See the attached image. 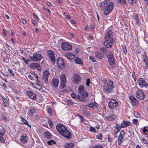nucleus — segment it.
I'll list each match as a JSON object with an SVG mask.
<instances>
[{
	"instance_id": "nucleus-11",
	"label": "nucleus",
	"mask_w": 148,
	"mask_h": 148,
	"mask_svg": "<svg viewBox=\"0 0 148 148\" xmlns=\"http://www.w3.org/2000/svg\"><path fill=\"white\" fill-rule=\"evenodd\" d=\"M81 79L82 78L79 74H75L72 80L74 83L77 84L80 82Z\"/></svg>"
},
{
	"instance_id": "nucleus-15",
	"label": "nucleus",
	"mask_w": 148,
	"mask_h": 148,
	"mask_svg": "<svg viewBox=\"0 0 148 148\" xmlns=\"http://www.w3.org/2000/svg\"><path fill=\"white\" fill-rule=\"evenodd\" d=\"M49 73L47 70L44 71L43 72L42 79L45 81L46 83L48 82V78L49 75Z\"/></svg>"
},
{
	"instance_id": "nucleus-27",
	"label": "nucleus",
	"mask_w": 148,
	"mask_h": 148,
	"mask_svg": "<svg viewBox=\"0 0 148 148\" xmlns=\"http://www.w3.org/2000/svg\"><path fill=\"white\" fill-rule=\"evenodd\" d=\"M130 98L133 104L135 105L136 103L137 102V100L133 96H130Z\"/></svg>"
},
{
	"instance_id": "nucleus-9",
	"label": "nucleus",
	"mask_w": 148,
	"mask_h": 148,
	"mask_svg": "<svg viewBox=\"0 0 148 148\" xmlns=\"http://www.w3.org/2000/svg\"><path fill=\"white\" fill-rule=\"evenodd\" d=\"M138 84L141 88H147L148 86L147 83L145 81V80L143 78H140L138 79Z\"/></svg>"
},
{
	"instance_id": "nucleus-13",
	"label": "nucleus",
	"mask_w": 148,
	"mask_h": 148,
	"mask_svg": "<svg viewBox=\"0 0 148 148\" xmlns=\"http://www.w3.org/2000/svg\"><path fill=\"white\" fill-rule=\"evenodd\" d=\"M57 64L59 68L60 69L62 70L65 66L64 61L60 58L59 57L57 59Z\"/></svg>"
},
{
	"instance_id": "nucleus-40",
	"label": "nucleus",
	"mask_w": 148,
	"mask_h": 148,
	"mask_svg": "<svg viewBox=\"0 0 148 148\" xmlns=\"http://www.w3.org/2000/svg\"><path fill=\"white\" fill-rule=\"evenodd\" d=\"M5 133V131L4 129L2 128L0 129V135H3Z\"/></svg>"
},
{
	"instance_id": "nucleus-10",
	"label": "nucleus",
	"mask_w": 148,
	"mask_h": 148,
	"mask_svg": "<svg viewBox=\"0 0 148 148\" xmlns=\"http://www.w3.org/2000/svg\"><path fill=\"white\" fill-rule=\"evenodd\" d=\"M42 56L39 53L34 54L32 56H30V58L32 60L37 62L42 58Z\"/></svg>"
},
{
	"instance_id": "nucleus-23",
	"label": "nucleus",
	"mask_w": 148,
	"mask_h": 148,
	"mask_svg": "<svg viewBox=\"0 0 148 148\" xmlns=\"http://www.w3.org/2000/svg\"><path fill=\"white\" fill-rule=\"evenodd\" d=\"M74 145V143L73 142L67 143L64 145L65 148H73Z\"/></svg>"
},
{
	"instance_id": "nucleus-58",
	"label": "nucleus",
	"mask_w": 148,
	"mask_h": 148,
	"mask_svg": "<svg viewBox=\"0 0 148 148\" xmlns=\"http://www.w3.org/2000/svg\"><path fill=\"white\" fill-rule=\"evenodd\" d=\"M146 128H147V126L144 127L143 129V132L144 133H145V132H148V131L147 130V129H146Z\"/></svg>"
},
{
	"instance_id": "nucleus-20",
	"label": "nucleus",
	"mask_w": 148,
	"mask_h": 148,
	"mask_svg": "<svg viewBox=\"0 0 148 148\" xmlns=\"http://www.w3.org/2000/svg\"><path fill=\"white\" fill-rule=\"evenodd\" d=\"M65 56L69 59H73L75 57V56L73 53L71 52H66Z\"/></svg>"
},
{
	"instance_id": "nucleus-63",
	"label": "nucleus",
	"mask_w": 148,
	"mask_h": 148,
	"mask_svg": "<svg viewBox=\"0 0 148 148\" xmlns=\"http://www.w3.org/2000/svg\"><path fill=\"white\" fill-rule=\"evenodd\" d=\"M32 22L34 25H35V26H36L37 25V24L36 23V21H35L34 20H32Z\"/></svg>"
},
{
	"instance_id": "nucleus-6",
	"label": "nucleus",
	"mask_w": 148,
	"mask_h": 148,
	"mask_svg": "<svg viewBox=\"0 0 148 148\" xmlns=\"http://www.w3.org/2000/svg\"><path fill=\"white\" fill-rule=\"evenodd\" d=\"M108 62L110 65H113L115 63V60L114 58L112 52H110L107 55Z\"/></svg>"
},
{
	"instance_id": "nucleus-43",
	"label": "nucleus",
	"mask_w": 148,
	"mask_h": 148,
	"mask_svg": "<svg viewBox=\"0 0 148 148\" xmlns=\"http://www.w3.org/2000/svg\"><path fill=\"white\" fill-rule=\"evenodd\" d=\"M51 83L52 85L54 86H56V79L55 78H53V79L51 81Z\"/></svg>"
},
{
	"instance_id": "nucleus-14",
	"label": "nucleus",
	"mask_w": 148,
	"mask_h": 148,
	"mask_svg": "<svg viewBox=\"0 0 148 148\" xmlns=\"http://www.w3.org/2000/svg\"><path fill=\"white\" fill-rule=\"evenodd\" d=\"M136 96L137 98L141 100L144 99L145 97L144 93L140 90L137 91Z\"/></svg>"
},
{
	"instance_id": "nucleus-59",
	"label": "nucleus",
	"mask_w": 148,
	"mask_h": 148,
	"mask_svg": "<svg viewBox=\"0 0 148 148\" xmlns=\"http://www.w3.org/2000/svg\"><path fill=\"white\" fill-rule=\"evenodd\" d=\"M92 148H103V146L100 145H97L93 147Z\"/></svg>"
},
{
	"instance_id": "nucleus-60",
	"label": "nucleus",
	"mask_w": 148,
	"mask_h": 148,
	"mask_svg": "<svg viewBox=\"0 0 148 148\" xmlns=\"http://www.w3.org/2000/svg\"><path fill=\"white\" fill-rule=\"evenodd\" d=\"M138 121V120L137 119H134L133 120V122L135 124H136Z\"/></svg>"
},
{
	"instance_id": "nucleus-46",
	"label": "nucleus",
	"mask_w": 148,
	"mask_h": 148,
	"mask_svg": "<svg viewBox=\"0 0 148 148\" xmlns=\"http://www.w3.org/2000/svg\"><path fill=\"white\" fill-rule=\"evenodd\" d=\"M48 121L49 123L50 127H52L53 125V123L51 120L50 119H49L48 120Z\"/></svg>"
},
{
	"instance_id": "nucleus-48",
	"label": "nucleus",
	"mask_w": 148,
	"mask_h": 148,
	"mask_svg": "<svg viewBox=\"0 0 148 148\" xmlns=\"http://www.w3.org/2000/svg\"><path fill=\"white\" fill-rule=\"evenodd\" d=\"M96 137L99 139H101L102 138V134H99L97 135Z\"/></svg>"
},
{
	"instance_id": "nucleus-32",
	"label": "nucleus",
	"mask_w": 148,
	"mask_h": 148,
	"mask_svg": "<svg viewBox=\"0 0 148 148\" xmlns=\"http://www.w3.org/2000/svg\"><path fill=\"white\" fill-rule=\"evenodd\" d=\"M66 82H60V87L62 89H63L64 88L65 86Z\"/></svg>"
},
{
	"instance_id": "nucleus-8",
	"label": "nucleus",
	"mask_w": 148,
	"mask_h": 148,
	"mask_svg": "<svg viewBox=\"0 0 148 148\" xmlns=\"http://www.w3.org/2000/svg\"><path fill=\"white\" fill-rule=\"evenodd\" d=\"M61 46L62 49L64 50H69L72 48L71 45L68 42H63Z\"/></svg>"
},
{
	"instance_id": "nucleus-56",
	"label": "nucleus",
	"mask_w": 148,
	"mask_h": 148,
	"mask_svg": "<svg viewBox=\"0 0 148 148\" xmlns=\"http://www.w3.org/2000/svg\"><path fill=\"white\" fill-rule=\"evenodd\" d=\"M87 106L90 108H94V105L92 102H90V103Z\"/></svg>"
},
{
	"instance_id": "nucleus-51",
	"label": "nucleus",
	"mask_w": 148,
	"mask_h": 148,
	"mask_svg": "<svg viewBox=\"0 0 148 148\" xmlns=\"http://www.w3.org/2000/svg\"><path fill=\"white\" fill-rule=\"evenodd\" d=\"M77 116L80 117L81 121L83 122L84 119L83 116H80L79 114H78Z\"/></svg>"
},
{
	"instance_id": "nucleus-37",
	"label": "nucleus",
	"mask_w": 148,
	"mask_h": 148,
	"mask_svg": "<svg viewBox=\"0 0 148 148\" xmlns=\"http://www.w3.org/2000/svg\"><path fill=\"white\" fill-rule=\"evenodd\" d=\"M99 50L102 52L105 53H106L107 51V50L104 47H101L99 49Z\"/></svg>"
},
{
	"instance_id": "nucleus-18",
	"label": "nucleus",
	"mask_w": 148,
	"mask_h": 148,
	"mask_svg": "<svg viewBox=\"0 0 148 148\" xmlns=\"http://www.w3.org/2000/svg\"><path fill=\"white\" fill-rule=\"evenodd\" d=\"M30 67L32 68L37 69L38 70H41V67L40 65L36 63L30 64Z\"/></svg>"
},
{
	"instance_id": "nucleus-57",
	"label": "nucleus",
	"mask_w": 148,
	"mask_h": 148,
	"mask_svg": "<svg viewBox=\"0 0 148 148\" xmlns=\"http://www.w3.org/2000/svg\"><path fill=\"white\" fill-rule=\"evenodd\" d=\"M71 97L72 98L74 99H76L77 97L76 95L74 93H73L71 94Z\"/></svg>"
},
{
	"instance_id": "nucleus-44",
	"label": "nucleus",
	"mask_w": 148,
	"mask_h": 148,
	"mask_svg": "<svg viewBox=\"0 0 148 148\" xmlns=\"http://www.w3.org/2000/svg\"><path fill=\"white\" fill-rule=\"evenodd\" d=\"M0 142L2 143H5V140L2 135H0Z\"/></svg>"
},
{
	"instance_id": "nucleus-21",
	"label": "nucleus",
	"mask_w": 148,
	"mask_h": 148,
	"mask_svg": "<svg viewBox=\"0 0 148 148\" xmlns=\"http://www.w3.org/2000/svg\"><path fill=\"white\" fill-rule=\"evenodd\" d=\"M1 97V99L3 101V105L5 107H6L8 105V98L6 97H5L3 96Z\"/></svg>"
},
{
	"instance_id": "nucleus-24",
	"label": "nucleus",
	"mask_w": 148,
	"mask_h": 148,
	"mask_svg": "<svg viewBox=\"0 0 148 148\" xmlns=\"http://www.w3.org/2000/svg\"><path fill=\"white\" fill-rule=\"evenodd\" d=\"M95 56L98 58L99 59H102L103 58V54L99 51H97L95 53Z\"/></svg>"
},
{
	"instance_id": "nucleus-41",
	"label": "nucleus",
	"mask_w": 148,
	"mask_h": 148,
	"mask_svg": "<svg viewBox=\"0 0 148 148\" xmlns=\"http://www.w3.org/2000/svg\"><path fill=\"white\" fill-rule=\"evenodd\" d=\"M123 138L118 137V142L119 145H120L123 142L122 140Z\"/></svg>"
},
{
	"instance_id": "nucleus-53",
	"label": "nucleus",
	"mask_w": 148,
	"mask_h": 148,
	"mask_svg": "<svg viewBox=\"0 0 148 148\" xmlns=\"http://www.w3.org/2000/svg\"><path fill=\"white\" fill-rule=\"evenodd\" d=\"M135 72H133L132 75V76L134 79V81H136V77L135 75Z\"/></svg>"
},
{
	"instance_id": "nucleus-64",
	"label": "nucleus",
	"mask_w": 148,
	"mask_h": 148,
	"mask_svg": "<svg viewBox=\"0 0 148 148\" xmlns=\"http://www.w3.org/2000/svg\"><path fill=\"white\" fill-rule=\"evenodd\" d=\"M134 115L135 116L137 117H139L140 116V114L136 112H135V113H134Z\"/></svg>"
},
{
	"instance_id": "nucleus-49",
	"label": "nucleus",
	"mask_w": 148,
	"mask_h": 148,
	"mask_svg": "<svg viewBox=\"0 0 148 148\" xmlns=\"http://www.w3.org/2000/svg\"><path fill=\"white\" fill-rule=\"evenodd\" d=\"M143 62L145 63V64L148 67V59H144L143 60Z\"/></svg>"
},
{
	"instance_id": "nucleus-25",
	"label": "nucleus",
	"mask_w": 148,
	"mask_h": 148,
	"mask_svg": "<svg viewBox=\"0 0 148 148\" xmlns=\"http://www.w3.org/2000/svg\"><path fill=\"white\" fill-rule=\"evenodd\" d=\"M44 136L47 139H51V134L48 132H46L44 133Z\"/></svg>"
},
{
	"instance_id": "nucleus-17",
	"label": "nucleus",
	"mask_w": 148,
	"mask_h": 148,
	"mask_svg": "<svg viewBox=\"0 0 148 148\" xmlns=\"http://www.w3.org/2000/svg\"><path fill=\"white\" fill-rule=\"evenodd\" d=\"M103 117L104 118L106 119L107 121H110L115 119L116 117V116L114 114H112V115L108 116H106L104 115L103 116Z\"/></svg>"
},
{
	"instance_id": "nucleus-12",
	"label": "nucleus",
	"mask_w": 148,
	"mask_h": 148,
	"mask_svg": "<svg viewBox=\"0 0 148 148\" xmlns=\"http://www.w3.org/2000/svg\"><path fill=\"white\" fill-rule=\"evenodd\" d=\"M78 91L79 93L82 96L84 97H87L88 95V92L84 90V88L83 86L80 85L79 86Z\"/></svg>"
},
{
	"instance_id": "nucleus-34",
	"label": "nucleus",
	"mask_w": 148,
	"mask_h": 148,
	"mask_svg": "<svg viewBox=\"0 0 148 148\" xmlns=\"http://www.w3.org/2000/svg\"><path fill=\"white\" fill-rule=\"evenodd\" d=\"M77 99L79 100L82 101H85V99L82 96L79 95H77Z\"/></svg>"
},
{
	"instance_id": "nucleus-55",
	"label": "nucleus",
	"mask_w": 148,
	"mask_h": 148,
	"mask_svg": "<svg viewBox=\"0 0 148 148\" xmlns=\"http://www.w3.org/2000/svg\"><path fill=\"white\" fill-rule=\"evenodd\" d=\"M8 71L12 76H14V74L13 72V71L12 70L10 69H8Z\"/></svg>"
},
{
	"instance_id": "nucleus-61",
	"label": "nucleus",
	"mask_w": 148,
	"mask_h": 148,
	"mask_svg": "<svg viewBox=\"0 0 148 148\" xmlns=\"http://www.w3.org/2000/svg\"><path fill=\"white\" fill-rule=\"evenodd\" d=\"M47 110V111H48V112L49 113V114L51 115L52 114V112H51L52 110H51V109L50 108H48Z\"/></svg>"
},
{
	"instance_id": "nucleus-1",
	"label": "nucleus",
	"mask_w": 148,
	"mask_h": 148,
	"mask_svg": "<svg viewBox=\"0 0 148 148\" xmlns=\"http://www.w3.org/2000/svg\"><path fill=\"white\" fill-rule=\"evenodd\" d=\"M56 129L61 136L67 139H70L71 138V133L67 130L66 128L63 125L58 124L56 126Z\"/></svg>"
},
{
	"instance_id": "nucleus-19",
	"label": "nucleus",
	"mask_w": 148,
	"mask_h": 148,
	"mask_svg": "<svg viewBox=\"0 0 148 148\" xmlns=\"http://www.w3.org/2000/svg\"><path fill=\"white\" fill-rule=\"evenodd\" d=\"M20 140L21 142L23 143H26L27 140V137L25 134H24L20 138Z\"/></svg>"
},
{
	"instance_id": "nucleus-29",
	"label": "nucleus",
	"mask_w": 148,
	"mask_h": 148,
	"mask_svg": "<svg viewBox=\"0 0 148 148\" xmlns=\"http://www.w3.org/2000/svg\"><path fill=\"white\" fill-rule=\"evenodd\" d=\"M31 73L36 78V79L35 80V82L37 84H38L39 83V82L38 80V76L36 74L33 72H32Z\"/></svg>"
},
{
	"instance_id": "nucleus-45",
	"label": "nucleus",
	"mask_w": 148,
	"mask_h": 148,
	"mask_svg": "<svg viewBox=\"0 0 148 148\" xmlns=\"http://www.w3.org/2000/svg\"><path fill=\"white\" fill-rule=\"evenodd\" d=\"M129 2L131 4H134L137 1V0H128Z\"/></svg>"
},
{
	"instance_id": "nucleus-7",
	"label": "nucleus",
	"mask_w": 148,
	"mask_h": 148,
	"mask_svg": "<svg viewBox=\"0 0 148 148\" xmlns=\"http://www.w3.org/2000/svg\"><path fill=\"white\" fill-rule=\"evenodd\" d=\"M48 56L51 62L53 64L55 62V56L53 51L49 50L47 51Z\"/></svg>"
},
{
	"instance_id": "nucleus-62",
	"label": "nucleus",
	"mask_w": 148,
	"mask_h": 148,
	"mask_svg": "<svg viewBox=\"0 0 148 148\" xmlns=\"http://www.w3.org/2000/svg\"><path fill=\"white\" fill-rule=\"evenodd\" d=\"M28 77L31 80H33L34 77H33L31 75H29L28 76Z\"/></svg>"
},
{
	"instance_id": "nucleus-4",
	"label": "nucleus",
	"mask_w": 148,
	"mask_h": 148,
	"mask_svg": "<svg viewBox=\"0 0 148 148\" xmlns=\"http://www.w3.org/2000/svg\"><path fill=\"white\" fill-rule=\"evenodd\" d=\"M103 90L104 92L106 93H110L112 91V89L114 88L112 80L107 81L104 80Z\"/></svg>"
},
{
	"instance_id": "nucleus-50",
	"label": "nucleus",
	"mask_w": 148,
	"mask_h": 148,
	"mask_svg": "<svg viewBox=\"0 0 148 148\" xmlns=\"http://www.w3.org/2000/svg\"><path fill=\"white\" fill-rule=\"evenodd\" d=\"M73 102L71 100H68L66 102V104L67 105L70 106L72 104Z\"/></svg>"
},
{
	"instance_id": "nucleus-42",
	"label": "nucleus",
	"mask_w": 148,
	"mask_h": 148,
	"mask_svg": "<svg viewBox=\"0 0 148 148\" xmlns=\"http://www.w3.org/2000/svg\"><path fill=\"white\" fill-rule=\"evenodd\" d=\"M47 143L49 145H51L53 144H55L56 142L53 140H50L47 142Z\"/></svg>"
},
{
	"instance_id": "nucleus-22",
	"label": "nucleus",
	"mask_w": 148,
	"mask_h": 148,
	"mask_svg": "<svg viewBox=\"0 0 148 148\" xmlns=\"http://www.w3.org/2000/svg\"><path fill=\"white\" fill-rule=\"evenodd\" d=\"M131 123L128 121H123L121 123V126L122 128H124L127 127L128 126L130 125Z\"/></svg>"
},
{
	"instance_id": "nucleus-47",
	"label": "nucleus",
	"mask_w": 148,
	"mask_h": 148,
	"mask_svg": "<svg viewBox=\"0 0 148 148\" xmlns=\"http://www.w3.org/2000/svg\"><path fill=\"white\" fill-rule=\"evenodd\" d=\"M90 131L91 132H93L94 133L96 132V129L93 127H91L90 128Z\"/></svg>"
},
{
	"instance_id": "nucleus-2",
	"label": "nucleus",
	"mask_w": 148,
	"mask_h": 148,
	"mask_svg": "<svg viewBox=\"0 0 148 148\" xmlns=\"http://www.w3.org/2000/svg\"><path fill=\"white\" fill-rule=\"evenodd\" d=\"M112 32L110 30L108 31L104 37V45L107 48H111L113 44Z\"/></svg>"
},
{
	"instance_id": "nucleus-38",
	"label": "nucleus",
	"mask_w": 148,
	"mask_h": 148,
	"mask_svg": "<svg viewBox=\"0 0 148 148\" xmlns=\"http://www.w3.org/2000/svg\"><path fill=\"white\" fill-rule=\"evenodd\" d=\"M123 49V51L124 53H126L127 52V50L125 45H121Z\"/></svg>"
},
{
	"instance_id": "nucleus-26",
	"label": "nucleus",
	"mask_w": 148,
	"mask_h": 148,
	"mask_svg": "<svg viewBox=\"0 0 148 148\" xmlns=\"http://www.w3.org/2000/svg\"><path fill=\"white\" fill-rule=\"evenodd\" d=\"M74 61L76 64H83L82 60L77 57L74 60Z\"/></svg>"
},
{
	"instance_id": "nucleus-5",
	"label": "nucleus",
	"mask_w": 148,
	"mask_h": 148,
	"mask_svg": "<svg viewBox=\"0 0 148 148\" xmlns=\"http://www.w3.org/2000/svg\"><path fill=\"white\" fill-rule=\"evenodd\" d=\"M118 106L117 101L114 99H111L110 100L108 103V106L111 110L116 109Z\"/></svg>"
},
{
	"instance_id": "nucleus-54",
	"label": "nucleus",
	"mask_w": 148,
	"mask_h": 148,
	"mask_svg": "<svg viewBox=\"0 0 148 148\" xmlns=\"http://www.w3.org/2000/svg\"><path fill=\"white\" fill-rule=\"evenodd\" d=\"M90 84V79L89 78H88L86 80V85L87 86H89Z\"/></svg>"
},
{
	"instance_id": "nucleus-16",
	"label": "nucleus",
	"mask_w": 148,
	"mask_h": 148,
	"mask_svg": "<svg viewBox=\"0 0 148 148\" xmlns=\"http://www.w3.org/2000/svg\"><path fill=\"white\" fill-rule=\"evenodd\" d=\"M27 94L28 97L32 100H34L36 99V95L33 92L30 91H28Z\"/></svg>"
},
{
	"instance_id": "nucleus-33",
	"label": "nucleus",
	"mask_w": 148,
	"mask_h": 148,
	"mask_svg": "<svg viewBox=\"0 0 148 148\" xmlns=\"http://www.w3.org/2000/svg\"><path fill=\"white\" fill-rule=\"evenodd\" d=\"M125 135V133L123 130H122L120 132L119 137L123 138Z\"/></svg>"
},
{
	"instance_id": "nucleus-31",
	"label": "nucleus",
	"mask_w": 148,
	"mask_h": 148,
	"mask_svg": "<svg viewBox=\"0 0 148 148\" xmlns=\"http://www.w3.org/2000/svg\"><path fill=\"white\" fill-rule=\"evenodd\" d=\"M36 111V110L34 108H31L29 110V113L30 115L32 116L34 114Z\"/></svg>"
},
{
	"instance_id": "nucleus-3",
	"label": "nucleus",
	"mask_w": 148,
	"mask_h": 148,
	"mask_svg": "<svg viewBox=\"0 0 148 148\" xmlns=\"http://www.w3.org/2000/svg\"><path fill=\"white\" fill-rule=\"evenodd\" d=\"M109 0H105V1L103 2L100 5V8L101 10H104V14L108 15L112 10L114 3L110 2L109 3Z\"/></svg>"
},
{
	"instance_id": "nucleus-36",
	"label": "nucleus",
	"mask_w": 148,
	"mask_h": 148,
	"mask_svg": "<svg viewBox=\"0 0 148 148\" xmlns=\"http://www.w3.org/2000/svg\"><path fill=\"white\" fill-rule=\"evenodd\" d=\"M120 129L118 126L115 127V129L114 130V134L116 135L117 133L119 131Z\"/></svg>"
},
{
	"instance_id": "nucleus-39",
	"label": "nucleus",
	"mask_w": 148,
	"mask_h": 148,
	"mask_svg": "<svg viewBox=\"0 0 148 148\" xmlns=\"http://www.w3.org/2000/svg\"><path fill=\"white\" fill-rule=\"evenodd\" d=\"M117 2L121 4H125V0H117Z\"/></svg>"
},
{
	"instance_id": "nucleus-35",
	"label": "nucleus",
	"mask_w": 148,
	"mask_h": 148,
	"mask_svg": "<svg viewBox=\"0 0 148 148\" xmlns=\"http://www.w3.org/2000/svg\"><path fill=\"white\" fill-rule=\"evenodd\" d=\"M140 139L145 144H148V140L146 139L145 138L143 137H141Z\"/></svg>"
},
{
	"instance_id": "nucleus-28",
	"label": "nucleus",
	"mask_w": 148,
	"mask_h": 148,
	"mask_svg": "<svg viewBox=\"0 0 148 148\" xmlns=\"http://www.w3.org/2000/svg\"><path fill=\"white\" fill-rule=\"evenodd\" d=\"M60 82H66V77L64 74H63L60 76Z\"/></svg>"
},
{
	"instance_id": "nucleus-52",
	"label": "nucleus",
	"mask_w": 148,
	"mask_h": 148,
	"mask_svg": "<svg viewBox=\"0 0 148 148\" xmlns=\"http://www.w3.org/2000/svg\"><path fill=\"white\" fill-rule=\"evenodd\" d=\"M89 59L91 61L93 62H96L95 58L91 56H89Z\"/></svg>"
},
{
	"instance_id": "nucleus-30",
	"label": "nucleus",
	"mask_w": 148,
	"mask_h": 148,
	"mask_svg": "<svg viewBox=\"0 0 148 148\" xmlns=\"http://www.w3.org/2000/svg\"><path fill=\"white\" fill-rule=\"evenodd\" d=\"M21 119L22 121H23V122L24 124L27 125V126H28L29 127L31 128V125L28 124L27 121L22 116H21Z\"/></svg>"
}]
</instances>
